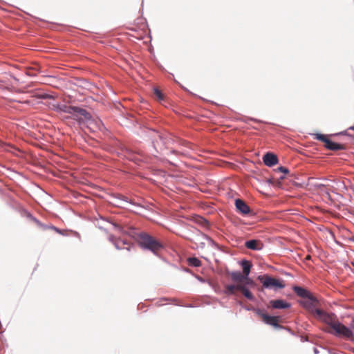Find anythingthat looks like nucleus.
<instances>
[{
	"mask_svg": "<svg viewBox=\"0 0 354 354\" xmlns=\"http://www.w3.org/2000/svg\"><path fill=\"white\" fill-rule=\"evenodd\" d=\"M3 83H4V81L0 80V88H3L4 87Z\"/></svg>",
	"mask_w": 354,
	"mask_h": 354,
	"instance_id": "28",
	"label": "nucleus"
},
{
	"mask_svg": "<svg viewBox=\"0 0 354 354\" xmlns=\"http://www.w3.org/2000/svg\"><path fill=\"white\" fill-rule=\"evenodd\" d=\"M258 280L263 284V287L269 289H282L285 287L283 281L272 277L268 274L260 275Z\"/></svg>",
	"mask_w": 354,
	"mask_h": 354,
	"instance_id": "3",
	"label": "nucleus"
},
{
	"mask_svg": "<svg viewBox=\"0 0 354 354\" xmlns=\"http://www.w3.org/2000/svg\"><path fill=\"white\" fill-rule=\"evenodd\" d=\"M260 316L261 317L263 321L268 324L271 325L275 328H281V326L279 325V322H280V317L278 316H270L265 313H259Z\"/></svg>",
	"mask_w": 354,
	"mask_h": 354,
	"instance_id": "10",
	"label": "nucleus"
},
{
	"mask_svg": "<svg viewBox=\"0 0 354 354\" xmlns=\"http://www.w3.org/2000/svg\"><path fill=\"white\" fill-rule=\"evenodd\" d=\"M26 74L30 76H34L36 75V73L34 72V69L32 68L28 69L26 71Z\"/></svg>",
	"mask_w": 354,
	"mask_h": 354,
	"instance_id": "27",
	"label": "nucleus"
},
{
	"mask_svg": "<svg viewBox=\"0 0 354 354\" xmlns=\"http://www.w3.org/2000/svg\"><path fill=\"white\" fill-rule=\"evenodd\" d=\"M236 291H241L242 294L249 300H254V297L252 292L245 287V284L226 285L224 293L227 295H236Z\"/></svg>",
	"mask_w": 354,
	"mask_h": 354,
	"instance_id": "5",
	"label": "nucleus"
},
{
	"mask_svg": "<svg viewBox=\"0 0 354 354\" xmlns=\"http://www.w3.org/2000/svg\"><path fill=\"white\" fill-rule=\"evenodd\" d=\"M153 95H154L156 99L160 102L164 100V99H165V96H164L163 93L158 88H153Z\"/></svg>",
	"mask_w": 354,
	"mask_h": 354,
	"instance_id": "20",
	"label": "nucleus"
},
{
	"mask_svg": "<svg viewBox=\"0 0 354 354\" xmlns=\"http://www.w3.org/2000/svg\"><path fill=\"white\" fill-rule=\"evenodd\" d=\"M34 221H35V223H37L39 227H41L42 229H44V230H46V229L50 228V229H52V230H55V232H57V233H59V234H61V233H62V232H61V230H59L58 228H57V227H55V226L47 227V226H46V225H43V224H41V223L39 221H37V219H34Z\"/></svg>",
	"mask_w": 354,
	"mask_h": 354,
	"instance_id": "21",
	"label": "nucleus"
},
{
	"mask_svg": "<svg viewBox=\"0 0 354 354\" xmlns=\"http://www.w3.org/2000/svg\"><path fill=\"white\" fill-rule=\"evenodd\" d=\"M315 318L326 324L331 330L339 321L337 316L334 313H328L322 310H317L315 311Z\"/></svg>",
	"mask_w": 354,
	"mask_h": 354,
	"instance_id": "6",
	"label": "nucleus"
},
{
	"mask_svg": "<svg viewBox=\"0 0 354 354\" xmlns=\"http://www.w3.org/2000/svg\"><path fill=\"white\" fill-rule=\"evenodd\" d=\"M328 332L338 337H342L346 339H353L352 330L339 322L333 326L331 330H328Z\"/></svg>",
	"mask_w": 354,
	"mask_h": 354,
	"instance_id": "4",
	"label": "nucleus"
},
{
	"mask_svg": "<svg viewBox=\"0 0 354 354\" xmlns=\"http://www.w3.org/2000/svg\"><path fill=\"white\" fill-rule=\"evenodd\" d=\"M285 177L283 176H281L280 177V179H283Z\"/></svg>",
	"mask_w": 354,
	"mask_h": 354,
	"instance_id": "29",
	"label": "nucleus"
},
{
	"mask_svg": "<svg viewBox=\"0 0 354 354\" xmlns=\"http://www.w3.org/2000/svg\"><path fill=\"white\" fill-rule=\"evenodd\" d=\"M35 97L38 99H52L53 97L51 95L44 93V94H37Z\"/></svg>",
	"mask_w": 354,
	"mask_h": 354,
	"instance_id": "22",
	"label": "nucleus"
},
{
	"mask_svg": "<svg viewBox=\"0 0 354 354\" xmlns=\"http://www.w3.org/2000/svg\"><path fill=\"white\" fill-rule=\"evenodd\" d=\"M52 109L57 111V112H61V104H54L52 105Z\"/></svg>",
	"mask_w": 354,
	"mask_h": 354,
	"instance_id": "23",
	"label": "nucleus"
},
{
	"mask_svg": "<svg viewBox=\"0 0 354 354\" xmlns=\"http://www.w3.org/2000/svg\"><path fill=\"white\" fill-rule=\"evenodd\" d=\"M310 259V256H307L306 259Z\"/></svg>",
	"mask_w": 354,
	"mask_h": 354,
	"instance_id": "30",
	"label": "nucleus"
},
{
	"mask_svg": "<svg viewBox=\"0 0 354 354\" xmlns=\"http://www.w3.org/2000/svg\"><path fill=\"white\" fill-rule=\"evenodd\" d=\"M313 137L315 139L323 142L324 143V147L327 149L331 151H339L345 149L344 145L336 143L331 141L330 139L328 138V136L326 135L321 133H315L313 134Z\"/></svg>",
	"mask_w": 354,
	"mask_h": 354,
	"instance_id": "7",
	"label": "nucleus"
},
{
	"mask_svg": "<svg viewBox=\"0 0 354 354\" xmlns=\"http://www.w3.org/2000/svg\"><path fill=\"white\" fill-rule=\"evenodd\" d=\"M241 266L243 268V274L246 277L248 276L252 268V263L248 261L243 260L241 262Z\"/></svg>",
	"mask_w": 354,
	"mask_h": 354,
	"instance_id": "18",
	"label": "nucleus"
},
{
	"mask_svg": "<svg viewBox=\"0 0 354 354\" xmlns=\"http://www.w3.org/2000/svg\"><path fill=\"white\" fill-rule=\"evenodd\" d=\"M138 242L142 248L147 249L155 254L163 248V245L160 241L145 232L139 234Z\"/></svg>",
	"mask_w": 354,
	"mask_h": 354,
	"instance_id": "1",
	"label": "nucleus"
},
{
	"mask_svg": "<svg viewBox=\"0 0 354 354\" xmlns=\"http://www.w3.org/2000/svg\"><path fill=\"white\" fill-rule=\"evenodd\" d=\"M114 228L119 232V233H124L123 227L117 225V224H113Z\"/></svg>",
	"mask_w": 354,
	"mask_h": 354,
	"instance_id": "25",
	"label": "nucleus"
},
{
	"mask_svg": "<svg viewBox=\"0 0 354 354\" xmlns=\"http://www.w3.org/2000/svg\"><path fill=\"white\" fill-rule=\"evenodd\" d=\"M109 240L111 242L118 250H130L131 244L130 242L124 239H117L113 235L109 236Z\"/></svg>",
	"mask_w": 354,
	"mask_h": 354,
	"instance_id": "9",
	"label": "nucleus"
},
{
	"mask_svg": "<svg viewBox=\"0 0 354 354\" xmlns=\"http://www.w3.org/2000/svg\"><path fill=\"white\" fill-rule=\"evenodd\" d=\"M235 207L237 211L243 215H248L251 212L250 207L245 202L239 198L235 200Z\"/></svg>",
	"mask_w": 354,
	"mask_h": 354,
	"instance_id": "11",
	"label": "nucleus"
},
{
	"mask_svg": "<svg viewBox=\"0 0 354 354\" xmlns=\"http://www.w3.org/2000/svg\"><path fill=\"white\" fill-rule=\"evenodd\" d=\"M277 171H281V172L283 173L284 174H286L289 172V170L288 169V168L284 167H278L277 169Z\"/></svg>",
	"mask_w": 354,
	"mask_h": 354,
	"instance_id": "24",
	"label": "nucleus"
},
{
	"mask_svg": "<svg viewBox=\"0 0 354 354\" xmlns=\"http://www.w3.org/2000/svg\"><path fill=\"white\" fill-rule=\"evenodd\" d=\"M189 266L199 267L201 266V261L196 257H190L187 259Z\"/></svg>",
	"mask_w": 354,
	"mask_h": 354,
	"instance_id": "19",
	"label": "nucleus"
},
{
	"mask_svg": "<svg viewBox=\"0 0 354 354\" xmlns=\"http://www.w3.org/2000/svg\"><path fill=\"white\" fill-rule=\"evenodd\" d=\"M301 304L315 317H316L315 311L319 310V308H317L319 302L313 295L310 297L305 299V300L301 301Z\"/></svg>",
	"mask_w": 354,
	"mask_h": 354,
	"instance_id": "8",
	"label": "nucleus"
},
{
	"mask_svg": "<svg viewBox=\"0 0 354 354\" xmlns=\"http://www.w3.org/2000/svg\"><path fill=\"white\" fill-rule=\"evenodd\" d=\"M205 241H207L210 243L213 242L211 238L207 236L206 234L199 232L195 237V243L200 246L201 248H203L205 245Z\"/></svg>",
	"mask_w": 354,
	"mask_h": 354,
	"instance_id": "12",
	"label": "nucleus"
},
{
	"mask_svg": "<svg viewBox=\"0 0 354 354\" xmlns=\"http://www.w3.org/2000/svg\"><path fill=\"white\" fill-rule=\"evenodd\" d=\"M245 246L250 250H260L262 248L263 244L259 240H250L245 243Z\"/></svg>",
	"mask_w": 354,
	"mask_h": 354,
	"instance_id": "16",
	"label": "nucleus"
},
{
	"mask_svg": "<svg viewBox=\"0 0 354 354\" xmlns=\"http://www.w3.org/2000/svg\"><path fill=\"white\" fill-rule=\"evenodd\" d=\"M270 305L275 309H285L288 308L290 306L289 303L282 299L271 300L270 301Z\"/></svg>",
	"mask_w": 354,
	"mask_h": 354,
	"instance_id": "14",
	"label": "nucleus"
},
{
	"mask_svg": "<svg viewBox=\"0 0 354 354\" xmlns=\"http://www.w3.org/2000/svg\"><path fill=\"white\" fill-rule=\"evenodd\" d=\"M231 279L236 283L235 285L244 284L246 277L243 273L240 272H232L230 274Z\"/></svg>",
	"mask_w": 354,
	"mask_h": 354,
	"instance_id": "15",
	"label": "nucleus"
},
{
	"mask_svg": "<svg viewBox=\"0 0 354 354\" xmlns=\"http://www.w3.org/2000/svg\"><path fill=\"white\" fill-rule=\"evenodd\" d=\"M263 162L268 167L276 165L278 162L277 156L272 153H266L263 157Z\"/></svg>",
	"mask_w": 354,
	"mask_h": 354,
	"instance_id": "13",
	"label": "nucleus"
},
{
	"mask_svg": "<svg viewBox=\"0 0 354 354\" xmlns=\"http://www.w3.org/2000/svg\"><path fill=\"white\" fill-rule=\"evenodd\" d=\"M244 284H245V285H253L254 282L251 279L248 278V276H247V278H245V279Z\"/></svg>",
	"mask_w": 354,
	"mask_h": 354,
	"instance_id": "26",
	"label": "nucleus"
},
{
	"mask_svg": "<svg viewBox=\"0 0 354 354\" xmlns=\"http://www.w3.org/2000/svg\"><path fill=\"white\" fill-rule=\"evenodd\" d=\"M292 290L297 295L304 299H306L312 295L308 290L300 286H294Z\"/></svg>",
	"mask_w": 354,
	"mask_h": 354,
	"instance_id": "17",
	"label": "nucleus"
},
{
	"mask_svg": "<svg viewBox=\"0 0 354 354\" xmlns=\"http://www.w3.org/2000/svg\"><path fill=\"white\" fill-rule=\"evenodd\" d=\"M61 112L66 113L71 115V117L78 121L80 123L86 121L90 122L91 115L85 110L77 106H71L66 104H61Z\"/></svg>",
	"mask_w": 354,
	"mask_h": 354,
	"instance_id": "2",
	"label": "nucleus"
}]
</instances>
